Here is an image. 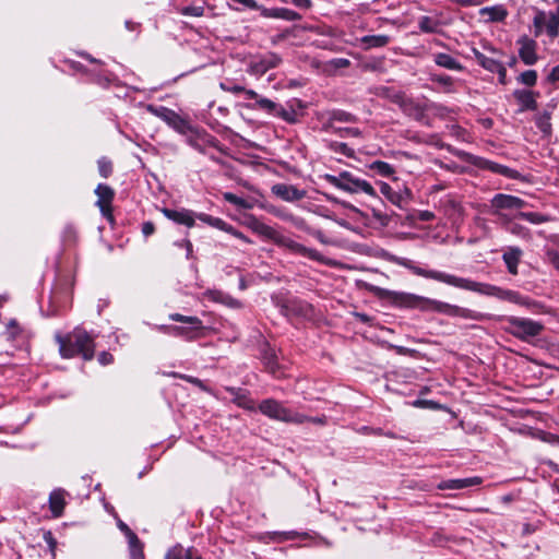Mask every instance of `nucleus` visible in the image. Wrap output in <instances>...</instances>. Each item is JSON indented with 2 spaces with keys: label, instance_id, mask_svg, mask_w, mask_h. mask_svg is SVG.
Segmentation results:
<instances>
[{
  "label": "nucleus",
  "instance_id": "1",
  "mask_svg": "<svg viewBox=\"0 0 559 559\" xmlns=\"http://www.w3.org/2000/svg\"><path fill=\"white\" fill-rule=\"evenodd\" d=\"M55 338L59 345L60 355L63 358L81 355L83 359L91 360L94 357V336L81 328H75L67 335L56 333Z\"/></svg>",
  "mask_w": 559,
  "mask_h": 559
},
{
  "label": "nucleus",
  "instance_id": "2",
  "mask_svg": "<svg viewBox=\"0 0 559 559\" xmlns=\"http://www.w3.org/2000/svg\"><path fill=\"white\" fill-rule=\"evenodd\" d=\"M464 290L478 293L485 296H492L500 300H506L525 308H533L537 305L531 298L521 295L519 292L512 289H504L496 285L480 283L471 278L465 280Z\"/></svg>",
  "mask_w": 559,
  "mask_h": 559
},
{
  "label": "nucleus",
  "instance_id": "3",
  "mask_svg": "<svg viewBox=\"0 0 559 559\" xmlns=\"http://www.w3.org/2000/svg\"><path fill=\"white\" fill-rule=\"evenodd\" d=\"M322 179L334 188L346 193H364L369 197H377V191L369 181L361 179L347 170H343L336 175L324 174Z\"/></svg>",
  "mask_w": 559,
  "mask_h": 559
},
{
  "label": "nucleus",
  "instance_id": "4",
  "mask_svg": "<svg viewBox=\"0 0 559 559\" xmlns=\"http://www.w3.org/2000/svg\"><path fill=\"white\" fill-rule=\"evenodd\" d=\"M501 320L507 323L503 330L522 342H530L531 338L538 336L544 330L542 322L530 318L503 316Z\"/></svg>",
  "mask_w": 559,
  "mask_h": 559
},
{
  "label": "nucleus",
  "instance_id": "5",
  "mask_svg": "<svg viewBox=\"0 0 559 559\" xmlns=\"http://www.w3.org/2000/svg\"><path fill=\"white\" fill-rule=\"evenodd\" d=\"M377 290L380 293L381 296H386L390 298V300L399 306V307H405V308H412V309H418L420 311H431L436 312L438 300L415 295L412 293H405V292H392V290H385L381 288H377Z\"/></svg>",
  "mask_w": 559,
  "mask_h": 559
},
{
  "label": "nucleus",
  "instance_id": "6",
  "mask_svg": "<svg viewBox=\"0 0 559 559\" xmlns=\"http://www.w3.org/2000/svg\"><path fill=\"white\" fill-rule=\"evenodd\" d=\"M259 411L266 417L288 423V424H304L306 419V415L300 414L298 412H294L293 409H289L284 406L283 403L274 400V399H266L263 400L259 404Z\"/></svg>",
  "mask_w": 559,
  "mask_h": 559
},
{
  "label": "nucleus",
  "instance_id": "7",
  "mask_svg": "<svg viewBox=\"0 0 559 559\" xmlns=\"http://www.w3.org/2000/svg\"><path fill=\"white\" fill-rule=\"evenodd\" d=\"M272 241L276 246H278L281 248H284V249L288 250L289 252H292L294 254L301 255L304 258L310 259L312 261L320 262L322 264H326V265L331 264L330 260L324 258L316 249L308 248V247L304 246L302 243L296 241L292 237H289L287 235H284V234L277 231V230H276L274 237L272 238Z\"/></svg>",
  "mask_w": 559,
  "mask_h": 559
},
{
  "label": "nucleus",
  "instance_id": "8",
  "mask_svg": "<svg viewBox=\"0 0 559 559\" xmlns=\"http://www.w3.org/2000/svg\"><path fill=\"white\" fill-rule=\"evenodd\" d=\"M173 321L181 322L186 325H174L168 329V334L177 337H182L185 340H194L200 336L203 324L202 321L198 317H188L182 316L180 313H173L169 316Z\"/></svg>",
  "mask_w": 559,
  "mask_h": 559
},
{
  "label": "nucleus",
  "instance_id": "9",
  "mask_svg": "<svg viewBox=\"0 0 559 559\" xmlns=\"http://www.w3.org/2000/svg\"><path fill=\"white\" fill-rule=\"evenodd\" d=\"M146 110L152 115L160 118L170 128L180 134L188 135L192 132V126L189 123V121L182 118L173 109H169L165 106H155L150 104L146 106Z\"/></svg>",
  "mask_w": 559,
  "mask_h": 559
},
{
  "label": "nucleus",
  "instance_id": "10",
  "mask_svg": "<svg viewBox=\"0 0 559 559\" xmlns=\"http://www.w3.org/2000/svg\"><path fill=\"white\" fill-rule=\"evenodd\" d=\"M437 313L445 314L449 317H457L465 320H473V321H484L489 319L488 313L479 312L476 310H472L468 308L460 307L456 305H452L445 301L438 300L437 305Z\"/></svg>",
  "mask_w": 559,
  "mask_h": 559
},
{
  "label": "nucleus",
  "instance_id": "11",
  "mask_svg": "<svg viewBox=\"0 0 559 559\" xmlns=\"http://www.w3.org/2000/svg\"><path fill=\"white\" fill-rule=\"evenodd\" d=\"M412 272L415 275H418V276H421L425 278H429V280H435L440 283H443V284H447V285H450V286H453V287L460 288V289L464 288V284H465V280H466V277H460V276H456V275H453L450 273H445L442 271H437V270H427V269H423L417 265H414L412 267Z\"/></svg>",
  "mask_w": 559,
  "mask_h": 559
},
{
  "label": "nucleus",
  "instance_id": "12",
  "mask_svg": "<svg viewBox=\"0 0 559 559\" xmlns=\"http://www.w3.org/2000/svg\"><path fill=\"white\" fill-rule=\"evenodd\" d=\"M95 194L97 195L95 203L96 206L99 209L102 215L112 223V201L115 198L114 189L106 183H99L95 189Z\"/></svg>",
  "mask_w": 559,
  "mask_h": 559
},
{
  "label": "nucleus",
  "instance_id": "13",
  "mask_svg": "<svg viewBox=\"0 0 559 559\" xmlns=\"http://www.w3.org/2000/svg\"><path fill=\"white\" fill-rule=\"evenodd\" d=\"M281 62V58L274 53L269 52L264 56H261L254 60H252L249 64V72L254 75H263L269 70L276 68Z\"/></svg>",
  "mask_w": 559,
  "mask_h": 559
},
{
  "label": "nucleus",
  "instance_id": "14",
  "mask_svg": "<svg viewBox=\"0 0 559 559\" xmlns=\"http://www.w3.org/2000/svg\"><path fill=\"white\" fill-rule=\"evenodd\" d=\"M271 192L285 202H296L302 200L307 194L306 190L298 189L296 186L287 183L273 185L271 187Z\"/></svg>",
  "mask_w": 559,
  "mask_h": 559
},
{
  "label": "nucleus",
  "instance_id": "15",
  "mask_svg": "<svg viewBox=\"0 0 559 559\" xmlns=\"http://www.w3.org/2000/svg\"><path fill=\"white\" fill-rule=\"evenodd\" d=\"M518 45L520 46L519 56L521 60L527 66L535 64L538 59L536 53V41L527 36H522L518 39Z\"/></svg>",
  "mask_w": 559,
  "mask_h": 559
},
{
  "label": "nucleus",
  "instance_id": "16",
  "mask_svg": "<svg viewBox=\"0 0 559 559\" xmlns=\"http://www.w3.org/2000/svg\"><path fill=\"white\" fill-rule=\"evenodd\" d=\"M492 207L498 212L500 210H520L526 205V202L519 197L498 193L491 200Z\"/></svg>",
  "mask_w": 559,
  "mask_h": 559
},
{
  "label": "nucleus",
  "instance_id": "17",
  "mask_svg": "<svg viewBox=\"0 0 559 559\" xmlns=\"http://www.w3.org/2000/svg\"><path fill=\"white\" fill-rule=\"evenodd\" d=\"M163 214L170 221L185 225L187 227H192L194 225V219L197 215L190 210H171V209H163Z\"/></svg>",
  "mask_w": 559,
  "mask_h": 559
},
{
  "label": "nucleus",
  "instance_id": "18",
  "mask_svg": "<svg viewBox=\"0 0 559 559\" xmlns=\"http://www.w3.org/2000/svg\"><path fill=\"white\" fill-rule=\"evenodd\" d=\"M261 15L270 19H280L284 21H299L301 15L294 10L287 8H260Z\"/></svg>",
  "mask_w": 559,
  "mask_h": 559
},
{
  "label": "nucleus",
  "instance_id": "19",
  "mask_svg": "<svg viewBox=\"0 0 559 559\" xmlns=\"http://www.w3.org/2000/svg\"><path fill=\"white\" fill-rule=\"evenodd\" d=\"M523 255V251L519 247H507L502 254V260L506 263L508 272L512 275L518 274V266Z\"/></svg>",
  "mask_w": 559,
  "mask_h": 559
},
{
  "label": "nucleus",
  "instance_id": "20",
  "mask_svg": "<svg viewBox=\"0 0 559 559\" xmlns=\"http://www.w3.org/2000/svg\"><path fill=\"white\" fill-rule=\"evenodd\" d=\"M480 483L481 479L479 477L456 478L443 480L437 485V488L439 490H460L467 487L479 485Z\"/></svg>",
  "mask_w": 559,
  "mask_h": 559
},
{
  "label": "nucleus",
  "instance_id": "21",
  "mask_svg": "<svg viewBox=\"0 0 559 559\" xmlns=\"http://www.w3.org/2000/svg\"><path fill=\"white\" fill-rule=\"evenodd\" d=\"M479 15L486 22H502L508 16V11L502 4L484 7L479 10Z\"/></svg>",
  "mask_w": 559,
  "mask_h": 559
},
{
  "label": "nucleus",
  "instance_id": "22",
  "mask_svg": "<svg viewBox=\"0 0 559 559\" xmlns=\"http://www.w3.org/2000/svg\"><path fill=\"white\" fill-rule=\"evenodd\" d=\"M513 96L520 105V111L535 110L537 108L535 94L532 91L516 90Z\"/></svg>",
  "mask_w": 559,
  "mask_h": 559
},
{
  "label": "nucleus",
  "instance_id": "23",
  "mask_svg": "<svg viewBox=\"0 0 559 559\" xmlns=\"http://www.w3.org/2000/svg\"><path fill=\"white\" fill-rule=\"evenodd\" d=\"M342 204L348 211L347 212L348 219H350L354 223L361 225L364 227H369L372 225L371 217L368 213L362 212L361 210H359L358 207H356L349 203L343 202Z\"/></svg>",
  "mask_w": 559,
  "mask_h": 559
},
{
  "label": "nucleus",
  "instance_id": "24",
  "mask_svg": "<svg viewBox=\"0 0 559 559\" xmlns=\"http://www.w3.org/2000/svg\"><path fill=\"white\" fill-rule=\"evenodd\" d=\"M472 53L477 61V63L484 68L485 70L495 73L503 63L501 60H498L493 57H488L485 53L480 52L478 49L473 48Z\"/></svg>",
  "mask_w": 559,
  "mask_h": 559
},
{
  "label": "nucleus",
  "instance_id": "25",
  "mask_svg": "<svg viewBox=\"0 0 559 559\" xmlns=\"http://www.w3.org/2000/svg\"><path fill=\"white\" fill-rule=\"evenodd\" d=\"M310 537L311 535L308 532L284 531L269 533V539L274 543H284L287 540L295 539H307Z\"/></svg>",
  "mask_w": 559,
  "mask_h": 559
},
{
  "label": "nucleus",
  "instance_id": "26",
  "mask_svg": "<svg viewBox=\"0 0 559 559\" xmlns=\"http://www.w3.org/2000/svg\"><path fill=\"white\" fill-rule=\"evenodd\" d=\"M396 98L400 107L405 114L413 116L416 119H420L423 117L426 109L425 107L420 106L418 103H415L413 99L401 95H399Z\"/></svg>",
  "mask_w": 559,
  "mask_h": 559
},
{
  "label": "nucleus",
  "instance_id": "27",
  "mask_svg": "<svg viewBox=\"0 0 559 559\" xmlns=\"http://www.w3.org/2000/svg\"><path fill=\"white\" fill-rule=\"evenodd\" d=\"M206 295L211 300L223 304L229 308L238 309L241 307V302L238 299L222 290H209Z\"/></svg>",
  "mask_w": 559,
  "mask_h": 559
},
{
  "label": "nucleus",
  "instance_id": "28",
  "mask_svg": "<svg viewBox=\"0 0 559 559\" xmlns=\"http://www.w3.org/2000/svg\"><path fill=\"white\" fill-rule=\"evenodd\" d=\"M433 61L437 66L454 71H461L462 64L449 53L438 52L433 55Z\"/></svg>",
  "mask_w": 559,
  "mask_h": 559
},
{
  "label": "nucleus",
  "instance_id": "29",
  "mask_svg": "<svg viewBox=\"0 0 559 559\" xmlns=\"http://www.w3.org/2000/svg\"><path fill=\"white\" fill-rule=\"evenodd\" d=\"M49 504L53 515L60 516L66 504L64 491L61 489L53 490L49 496Z\"/></svg>",
  "mask_w": 559,
  "mask_h": 559
},
{
  "label": "nucleus",
  "instance_id": "30",
  "mask_svg": "<svg viewBox=\"0 0 559 559\" xmlns=\"http://www.w3.org/2000/svg\"><path fill=\"white\" fill-rule=\"evenodd\" d=\"M249 227L257 234L272 240L274 237L276 229L270 225L264 224L255 217H251L249 221Z\"/></svg>",
  "mask_w": 559,
  "mask_h": 559
},
{
  "label": "nucleus",
  "instance_id": "31",
  "mask_svg": "<svg viewBox=\"0 0 559 559\" xmlns=\"http://www.w3.org/2000/svg\"><path fill=\"white\" fill-rule=\"evenodd\" d=\"M197 218L216 229L223 230L225 233L230 231V224L226 223L224 219L219 217H214L205 213H200L197 214Z\"/></svg>",
  "mask_w": 559,
  "mask_h": 559
},
{
  "label": "nucleus",
  "instance_id": "32",
  "mask_svg": "<svg viewBox=\"0 0 559 559\" xmlns=\"http://www.w3.org/2000/svg\"><path fill=\"white\" fill-rule=\"evenodd\" d=\"M261 356H262V361H263L265 368L271 373L275 374L276 370H277V357H276L275 349L271 348L270 346H264L261 352Z\"/></svg>",
  "mask_w": 559,
  "mask_h": 559
},
{
  "label": "nucleus",
  "instance_id": "33",
  "mask_svg": "<svg viewBox=\"0 0 559 559\" xmlns=\"http://www.w3.org/2000/svg\"><path fill=\"white\" fill-rule=\"evenodd\" d=\"M380 192L394 205L401 206L402 194L395 191L389 183L384 181H377Z\"/></svg>",
  "mask_w": 559,
  "mask_h": 559
},
{
  "label": "nucleus",
  "instance_id": "34",
  "mask_svg": "<svg viewBox=\"0 0 559 559\" xmlns=\"http://www.w3.org/2000/svg\"><path fill=\"white\" fill-rule=\"evenodd\" d=\"M367 167L370 170H372L376 175L381 177L389 178L395 174L394 167L391 164L382 160H374L370 163Z\"/></svg>",
  "mask_w": 559,
  "mask_h": 559
},
{
  "label": "nucleus",
  "instance_id": "35",
  "mask_svg": "<svg viewBox=\"0 0 559 559\" xmlns=\"http://www.w3.org/2000/svg\"><path fill=\"white\" fill-rule=\"evenodd\" d=\"M328 123L324 124V129L328 130L332 128V123L334 121H341V122H355L356 117L349 112H346L344 110H333L328 112Z\"/></svg>",
  "mask_w": 559,
  "mask_h": 559
},
{
  "label": "nucleus",
  "instance_id": "36",
  "mask_svg": "<svg viewBox=\"0 0 559 559\" xmlns=\"http://www.w3.org/2000/svg\"><path fill=\"white\" fill-rule=\"evenodd\" d=\"M440 26V22L432 16L424 15L420 16L418 20V27L420 32L427 33V34H433L437 33Z\"/></svg>",
  "mask_w": 559,
  "mask_h": 559
},
{
  "label": "nucleus",
  "instance_id": "37",
  "mask_svg": "<svg viewBox=\"0 0 559 559\" xmlns=\"http://www.w3.org/2000/svg\"><path fill=\"white\" fill-rule=\"evenodd\" d=\"M389 41L390 37L386 35H367L361 38L366 49L384 47Z\"/></svg>",
  "mask_w": 559,
  "mask_h": 559
},
{
  "label": "nucleus",
  "instance_id": "38",
  "mask_svg": "<svg viewBox=\"0 0 559 559\" xmlns=\"http://www.w3.org/2000/svg\"><path fill=\"white\" fill-rule=\"evenodd\" d=\"M547 20L545 32L550 38H555L559 34V7L555 12H548Z\"/></svg>",
  "mask_w": 559,
  "mask_h": 559
},
{
  "label": "nucleus",
  "instance_id": "39",
  "mask_svg": "<svg viewBox=\"0 0 559 559\" xmlns=\"http://www.w3.org/2000/svg\"><path fill=\"white\" fill-rule=\"evenodd\" d=\"M515 217L527 221L531 224L539 225L550 221V216L538 212H519Z\"/></svg>",
  "mask_w": 559,
  "mask_h": 559
},
{
  "label": "nucleus",
  "instance_id": "40",
  "mask_svg": "<svg viewBox=\"0 0 559 559\" xmlns=\"http://www.w3.org/2000/svg\"><path fill=\"white\" fill-rule=\"evenodd\" d=\"M227 391L235 396L234 401L238 406L246 409H253V402L247 397L241 389L227 388Z\"/></svg>",
  "mask_w": 559,
  "mask_h": 559
},
{
  "label": "nucleus",
  "instance_id": "41",
  "mask_svg": "<svg viewBox=\"0 0 559 559\" xmlns=\"http://www.w3.org/2000/svg\"><path fill=\"white\" fill-rule=\"evenodd\" d=\"M197 134L199 135L200 140L204 143L206 150L210 151V150L214 148L221 153L225 152L223 145L219 143V141L215 136H213L206 132H197Z\"/></svg>",
  "mask_w": 559,
  "mask_h": 559
},
{
  "label": "nucleus",
  "instance_id": "42",
  "mask_svg": "<svg viewBox=\"0 0 559 559\" xmlns=\"http://www.w3.org/2000/svg\"><path fill=\"white\" fill-rule=\"evenodd\" d=\"M548 13L545 11H538L533 20L534 25V35L538 37L543 32H545L547 25Z\"/></svg>",
  "mask_w": 559,
  "mask_h": 559
},
{
  "label": "nucleus",
  "instance_id": "43",
  "mask_svg": "<svg viewBox=\"0 0 559 559\" xmlns=\"http://www.w3.org/2000/svg\"><path fill=\"white\" fill-rule=\"evenodd\" d=\"M223 198L226 202L239 207V209H246V210H249V209H252V203H250L249 201L231 193V192H225L223 193Z\"/></svg>",
  "mask_w": 559,
  "mask_h": 559
},
{
  "label": "nucleus",
  "instance_id": "44",
  "mask_svg": "<svg viewBox=\"0 0 559 559\" xmlns=\"http://www.w3.org/2000/svg\"><path fill=\"white\" fill-rule=\"evenodd\" d=\"M188 144L193 147L195 151L203 155L209 154V150H206L204 143L200 140L199 135L197 134V131L192 129V132L188 134L187 139Z\"/></svg>",
  "mask_w": 559,
  "mask_h": 559
},
{
  "label": "nucleus",
  "instance_id": "45",
  "mask_svg": "<svg viewBox=\"0 0 559 559\" xmlns=\"http://www.w3.org/2000/svg\"><path fill=\"white\" fill-rule=\"evenodd\" d=\"M205 8L202 4L199 5H187L182 8H178L177 12L185 16H194L200 17L204 15Z\"/></svg>",
  "mask_w": 559,
  "mask_h": 559
},
{
  "label": "nucleus",
  "instance_id": "46",
  "mask_svg": "<svg viewBox=\"0 0 559 559\" xmlns=\"http://www.w3.org/2000/svg\"><path fill=\"white\" fill-rule=\"evenodd\" d=\"M252 109H261L269 114H272L276 110V104L265 97L259 96V98L255 100V104L250 106Z\"/></svg>",
  "mask_w": 559,
  "mask_h": 559
},
{
  "label": "nucleus",
  "instance_id": "47",
  "mask_svg": "<svg viewBox=\"0 0 559 559\" xmlns=\"http://www.w3.org/2000/svg\"><path fill=\"white\" fill-rule=\"evenodd\" d=\"M330 148L337 154H342L346 157H354L355 151L354 148L349 147L346 143L343 142H332L330 144Z\"/></svg>",
  "mask_w": 559,
  "mask_h": 559
},
{
  "label": "nucleus",
  "instance_id": "48",
  "mask_svg": "<svg viewBox=\"0 0 559 559\" xmlns=\"http://www.w3.org/2000/svg\"><path fill=\"white\" fill-rule=\"evenodd\" d=\"M98 173L103 178H108L112 173V164L106 158L102 157L97 160Z\"/></svg>",
  "mask_w": 559,
  "mask_h": 559
},
{
  "label": "nucleus",
  "instance_id": "49",
  "mask_svg": "<svg viewBox=\"0 0 559 559\" xmlns=\"http://www.w3.org/2000/svg\"><path fill=\"white\" fill-rule=\"evenodd\" d=\"M518 80L526 86H534L537 81V73L535 70H527L522 72Z\"/></svg>",
  "mask_w": 559,
  "mask_h": 559
},
{
  "label": "nucleus",
  "instance_id": "50",
  "mask_svg": "<svg viewBox=\"0 0 559 559\" xmlns=\"http://www.w3.org/2000/svg\"><path fill=\"white\" fill-rule=\"evenodd\" d=\"M289 218V223L297 228L298 230L305 231L307 234L312 233V228L307 224L306 219L300 216H295L294 214Z\"/></svg>",
  "mask_w": 559,
  "mask_h": 559
},
{
  "label": "nucleus",
  "instance_id": "51",
  "mask_svg": "<svg viewBox=\"0 0 559 559\" xmlns=\"http://www.w3.org/2000/svg\"><path fill=\"white\" fill-rule=\"evenodd\" d=\"M129 546V559H145L141 540Z\"/></svg>",
  "mask_w": 559,
  "mask_h": 559
},
{
  "label": "nucleus",
  "instance_id": "52",
  "mask_svg": "<svg viewBox=\"0 0 559 559\" xmlns=\"http://www.w3.org/2000/svg\"><path fill=\"white\" fill-rule=\"evenodd\" d=\"M431 81L442 85L443 87H445L447 92H451L452 91L453 79L451 76H449V75H445V74H433L431 76Z\"/></svg>",
  "mask_w": 559,
  "mask_h": 559
},
{
  "label": "nucleus",
  "instance_id": "53",
  "mask_svg": "<svg viewBox=\"0 0 559 559\" xmlns=\"http://www.w3.org/2000/svg\"><path fill=\"white\" fill-rule=\"evenodd\" d=\"M186 551L181 545H176L167 551L165 559H186Z\"/></svg>",
  "mask_w": 559,
  "mask_h": 559
},
{
  "label": "nucleus",
  "instance_id": "54",
  "mask_svg": "<svg viewBox=\"0 0 559 559\" xmlns=\"http://www.w3.org/2000/svg\"><path fill=\"white\" fill-rule=\"evenodd\" d=\"M371 221L374 219L380 226H388L390 224V216L386 213H383L379 210L372 209V214L370 215Z\"/></svg>",
  "mask_w": 559,
  "mask_h": 559
},
{
  "label": "nucleus",
  "instance_id": "55",
  "mask_svg": "<svg viewBox=\"0 0 559 559\" xmlns=\"http://www.w3.org/2000/svg\"><path fill=\"white\" fill-rule=\"evenodd\" d=\"M334 132L337 133L341 138H359V136H361V131L358 128L335 129Z\"/></svg>",
  "mask_w": 559,
  "mask_h": 559
},
{
  "label": "nucleus",
  "instance_id": "56",
  "mask_svg": "<svg viewBox=\"0 0 559 559\" xmlns=\"http://www.w3.org/2000/svg\"><path fill=\"white\" fill-rule=\"evenodd\" d=\"M118 527L120 528L121 532H123L126 534V537L128 539V545L138 543L140 540L139 537L135 535V533H133L129 528V526L126 523H123L122 521L118 522Z\"/></svg>",
  "mask_w": 559,
  "mask_h": 559
},
{
  "label": "nucleus",
  "instance_id": "57",
  "mask_svg": "<svg viewBox=\"0 0 559 559\" xmlns=\"http://www.w3.org/2000/svg\"><path fill=\"white\" fill-rule=\"evenodd\" d=\"M263 209H265L269 213L277 216L278 218L283 219V221H286V222H289V218L288 217H292V213H288L284 210H281L278 207H275V206H266V205H263L262 206Z\"/></svg>",
  "mask_w": 559,
  "mask_h": 559
},
{
  "label": "nucleus",
  "instance_id": "58",
  "mask_svg": "<svg viewBox=\"0 0 559 559\" xmlns=\"http://www.w3.org/2000/svg\"><path fill=\"white\" fill-rule=\"evenodd\" d=\"M546 261L549 262L559 272V251L547 249L545 252Z\"/></svg>",
  "mask_w": 559,
  "mask_h": 559
},
{
  "label": "nucleus",
  "instance_id": "59",
  "mask_svg": "<svg viewBox=\"0 0 559 559\" xmlns=\"http://www.w3.org/2000/svg\"><path fill=\"white\" fill-rule=\"evenodd\" d=\"M219 86L223 91L229 92L233 94H239V93H242V91H245L243 86L233 83V82H222L219 84Z\"/></svg>",
  "mask_w": 559,
  "mask_h": 559
},
{
  "label": "nucleus",
  "instance_id": "60",
  "mask_svg": "<svg viewBox=\"0 0 559 559\" xmlns=\"http://www.w3.org/2000/svg\"><path fill=\"white\" fill-rule=\"evenodd\" d=\"M509 231L515 236L522 237V238H528L530 237V230L519 224H512L509 227Z\"/></svg>",
  "mask_w": 559,
  "mask_h": 559
},
{
  "label": "nucleus",
  "instance_id": "61",
  "mask_svg": "<svg viewBox=\"0 0 559 559\" xmlns=\"http://www.w3.org/2000/svg\"><path fill=\"white\" fill-rule=\"evenodd\" d=\"M171 376H173V377H178V378H180V379H183V380H186V381H188V382H190V383H192V384H194V385L199 386L200 389H202V390L206 391V388H205V385L203 384V382H202L200 379L195 378V377L188 376V374H179V373H177V372H173V373H171Z\"/></svg>",
  "mask_w": 559,
  "mask_h": 559
},
{
  "label": "nucleus",
  "instance_id": "62",
  "mask_svg": "<svg viewBox=\"0 0 559 559\" xmlns=\"http://www.w3.org/2000/svg\"><path fill=\"white\" fill-rule=\"evenodd\" d=\"M227 234H230L231 236L240 239L241 241L246 243H251L252 241L243 235L241 231L237 230L234 226L230 225V231H226Z\"/></svg>",
  "mask_w": 559,
  "mask_h": 559
},
{
  "label": "nucleus",
  "instance_id": "63",
  "mask_svg": "<svg viewBox=\"0 0 559 559\" xmlns=\"http://www.w3.org/2000/svg\"><path fill=\"white\" fill-rule=\"evenodd\" d=\"M114 360V357L110 353L108 352H102L99 355H98V361L100 365L103 366H106V365H109L111 364Z\"/></svg>",
  "mask_w": 559,
  "mask_h": 559
},
{
  "label": "nucleus",
  "instance_id": "64",
  "mask_svg": "<svg viewBox=\"0 0 559 559\" xmlns=\"http://www.w3.org/2000/svg\"><path fill=\"white\" fill-rule=\"evenodd\" d=\"M495 73L498 74V81L500 84L506 85L508 83L507 68L504 64H502Z\"/></svg>",
  "mask_w": 559,
  "mask_h": 559
}]
</instances>
